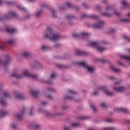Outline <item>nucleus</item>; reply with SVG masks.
Segmentation results:
<instances>
[{"instance_id":"obj_41","label":"nucleus","mask_w":130,"mask_h":130,"mask_svg":"<svg viewBox=\"0 0 130 130\" xmlns=\"http://www.w3.org/2000/svg\"><path fill=\"white\" fill-rule=\"evenodd\" d=\"M67 99H69L70 100H73V98L71 97V96H67Z\"/></svg>"},{"instance_id":"obj_7","label":"nucleus","mask_w":130,"mask_h":130,"mask_svg":"<svg viewBox=\"0 0 130 130\" xmlns=\"http://www.w3.org/2000/svg\"><path fill=\"white\" fill-rule=\"evenodd\" d=\"M104 25V22L103 21H99L98 24L94 23L93 24V27L94 28H101Z\"/></svg>"},{"instance_id":"obj_10","label":"nucleus","mask_w":130,"mask_h":130,"mask_svg":"<svg viewBox=\"0 0 130 130\" xmlns=\"http://www.w3.org/2000/svg\"><path fill=\"white\" fill-rule=\"evenodd\" d=\"M6 31L8 33H14V32H17V29L16 28H7Z\"/></svg>"},{"instance_id":"obj_26","label":"nucleus","mask_w":130,"mask_h":130,"mask_svg":"<svg viewBox=\"0 0 130 130\" xmlns=\"http://www.w3.org/2000/svg\"><path fill=\"white\" fill-rule=\"evenodd\" d=\"M8 43H9V44H10L11 45H13V44H14V40H9L8 41Z\"/></svg>"},{"instance_id":"obj_11","label":"nucleus","mask_w":130,"mask_h":130,"mask_svg":"<svg viewBox=\"0 0 130 130\" xmlns=\"http://www.w3.org/2000/svg\"><path fill=\"white\" fill-rule=\"evenodd\" d=\"M30 92L35 97H37L38 96V94H39L38 91L37 90L35 91V90H31Z\"/></svg>"},{"instance_id":"obj_44","label":"nucleus","mask_w":130,"mask_h":130,"mask_svg":"<svg viewBox=\"0 0 130 130\" xmlns=\"http://www.w3.org/2000/svg\"><path fill=\"white\" fill-rule=\"evenodd\" d=\"M17 117L18 118H21V115L19 113H18L17 114Z\"/></svg>"},{"instance_id":"obj_55","label":"nucleus","mask_w":130,"mask_h":130,"mask_svg":"<svg viewBox=\"0 0 130 130\" xmlns=\"http://www.w3.org/2000/svg\"><path fill=\"white\" fill-rule=\"evenodd\" d=\"M43 105H45V103H42Z\"/></svg>"},{"instance_id":"obj_29","label":"nucleus","mask_w":130,"mask_h":130,"mask_svg":"<svg viewBox=\"0 0 130 130\" xmlns=\"http://www.w3.org/2000/svg\"><path fill=\"white\" fill-rule=\"evenodd\" d=\"M124 39L126 40V41L129 42L130 41V38L128 37H124Z\"/></svg>"},{"instance_id":"obj_3","label":"nucleus","mask_w":130,"mask_h":130,"mask_svg":"<svg viewBox=\"0 0 130 130\" xmlns=\"http://www.w3.org/2000/svg\"><path fill=\"white\" fill-rule=\"evenodd\" d=\"M12 77H16V78H23V77H29L32 78L33 79H36L37 76L36 75H31L29 73V71L27 70H24L21 75V76L18 75L16 74H13L12 75Z\"/></svg>"},{"instance_id":"obj_4","label":"nucleus","mask_w":130,"mask_h":130,"mask_svg":"<svg viewBox=\"0 0 130 130\" xmlns=\"http://www.w3.org/2000/svg\"><path fill=\"white\" fill-rule=\"evenodd\" d=\"M78 64H79V66H81V67H83V68H86L89 73H93L95 72V69L94 67L92 66H88V63L86 61L80 62Z\"/></svg>"},{"instance_id":"obj_19","label":"nucleus","mask_w":130,"mask_h":130,"mask_svg":"<svg viewBox=\"0 0 130 130\" xmlns=\"http://www.w3.org/2000/svg\"><path fill=\"white\" fill-rule=\"evenodd\" d=\"M23 55L24 56H25V57H29V56H30L31 54H30V53H29V52H25L23 53Z\"/></svg>"},{"instance_id":"obj_39","label":"nucleus","mask_w":130,"mask_h":130,"mask_svg":"<svg viewBox=\"0 0 130 130\" xmlns=\"http://www.w3.org/2000/svg\"><path fill=\"white\" fill-rule=\"evenodd\" d=\"M19 10H23V11H26V9H25L24 7H22L20 8H19Z\"/></svg>"},{"instance_id":"obj_20","label":"nucleus","mask_w":130,"mask_h":130,"mask_svg":"<svg viewBox=\"0 0 130 130\" xmlns=\"http://www.w3.org/2000/svg\"><path fill=\"white\" fill-rule=\"evenodd\" d=\"M69 93L71 94V95H75V94H77V92L76 91L73 90L72 89H70L68 90Z\"/></svg>"},{"instance_id":"obj_30","label":"nucleus","mask_w":130,"mask_h":130,"mask_svg":"<svg viewBox=\"0 0 130 130\" xmlns=\"http://www.w3.org/2000/svg\"><path fill=\"white\" fill-rule=\"evenodd\" d=\"M90 107H91V108H92V109L93 110V111H94V112H96V108H95V107L93 105H90Z\"/></svg>"},{"instance_id":"obj_8","label":"nucleus","mask_w":130,"mask_h":130,"mask_svg":"<svg viewBox=\"0 0 130 130\" xmlns=\"http://www.w3.org/2000/svg\"><path fill=\"white\" fill-rule=\"evenodd\" d=\"M121 3L122 4V5H123V6H124L125 9H127V8H129L130 7L129 5H128V3H127V2H126V1H122Z\"/></svg>"},{"instance_id":"obj_47","label":"nucleus","mask_w":130,"mask_h":130,"mask_svg":"<svg viewBox=\"0 0 130 130\" xmlns=\"http://www.w3.org/2000/svg\"><path fill=\"white\" fill-rule=\"evenodd\" d=\"M64 130H69V129H70V127H64Z\"/></svg>"},{"instance_id":"obj_25","label":"nucleus","mask_w":130,"mask_h":130,"mask_svg":"<svg viewBox=\"0 0 130 130\" xmlns=\"http://www.w3.org/2000/svg\"><path fill=\"white\" fill-rule=\"evenodd\" d=\"M35 128H36V129H40L41 128V126L39 124H37L34 126Z\"/></svg>"},{"instance_id":"obj_49","label":"nucleus","mask_w":130,"mask_h":130,"mask_svg":"<svg viewBox=\"0 0 130 130\" xmlns=\"http://www.w3.org/2000/svg\"><path fill=\"white\" fill-rule=\"evenodd\" d=\"M32 112H33V110H30V113H29V114L30 115H32Z\"/></svg>"},{"instance_id":"obj_31","label":"nucleus","mask_w":130,"mask_h":130,"mask_svg":"<svg viewBox=\"0 0 130 130\" xmlns=\"http://www.w3.org/2000/svg\"><path fill=\"white\" fill-rule=\"evenodd\" d=\"M103 16H106V17H110V14L108 13H103Z\"/></svg>"},{"instance_id":"obj_46","label":"nucleus","mask_w":130,"mask_h":130,"mask_svg":"<svg viewBox=\"0 0 130 130\" xmlns=\"http://www.w3.org/2000/svg\"><path fill=\"white\" fill-rule=\"evenodd\" d=\"M115 29H112L111 30L110 33H113V32H115Z\"/></svg>"},{"instance_id":"obj_54","label":"nucleus","mask_w":130,"mask_h":130,"mask_svg":"<svg viewBox=\"0 0 130 130\" xmlns=\"http://www.w3.org/2000/svg\"><path fill=\"white\" fill-rule=\"evenodd\" d=\"M127 16H128L129 17H130V13H128V14H127Z\"/></svg>"},{"instance_id":"obj_50","label":"nucleus","mask_w":130,"mask_h":130,"mask_svg":"<svg viewBox=\"0 0 130 130\" xmlns=\"http://www.w3.org/2000/svg\"><path fill=\"white\" fill-rule=\"evenodd\" d=\"M29 2H31L32 3H34V2H36V0H28Z\"/></svg>"},{"instance_id":"obj_17","label":"nucleus","mask_w":130,"mask_h":130,"mask_svg":"<svg viewBox=\"0 0 130 130\" xmlns=\"http://www.w3.org/2000/svg\"><path fill=\"white\" fill-rule=\"evenodd\" d=\"M121 22H125V23H128L130 22L129 19H121L120 20Z\"/></svg>"},{"instance_id":"obj_40","label":"nucleus","mask_w":130,"mask_h":130,"mask_svg":"<svg viewBox=\"0 0 130 130\" xmlns=\"http://www.w3.org/2000/svg\"><path fill=\"white\" fill-rule=\"evenodd\" d=\"M111 9H112V8H111V7H108L107 8V11H110V10H111Z\"/></svg>"},{"instance_id":"obj_51","label":"nucleus","mask_w":130,"mask_h":130,"mask_svg":"<svg viewBox=\"0 0 130 130\" xmlns=\"http://www.w3.org/2000/svg\"><path fill=\"white\" fill-rule=\"evenodd\" d=\"M49 91H53V89L50 88L48 89Z\"/></svg>"},{"instance_id":"obj_35","label":"nucleus","mask_w":130,"mask_h":130,"mask_svg":"<svg viewBox=\"0 0 130 130\" xmlns=\"http://www.w3.org/2000/svg\"><path fill=\"white\" fill-rule=\"evenodd\" d=\"M56 75L54 74H52V75L51 76V78L52 79H54V78H56Z\"/></svg>"},{"instance_id":"obj_56","label":"nucleus","mask_w":130,"mask_h":130,"mask_svg":"<svg viewBox=\"0 0 130 130\" xmlns=\"http://www.w3.org/2000/svg\"><path fill=\"white\" fill-rule=\"evenodd\" d=\"M111 79H114V77H111Z\"/></svg>"},{"instance_id":"obj_27","label":"nucleus","mask_w":130,"mask_h":130,"mask_svg":"<svg viewBox=\"0 0 130 130\" xmlns=\"http://www.w3.org/2000/svg\"><path fill=\"white\" fill-rule=\"evenodd\" d=\"M5 114H6V113H5V112H4L3 111H0V117L4 116V115H5Z\"/></svg>"},{"instance_id":"obj_57","label":"nucleus","mask_w":130,"mask_h":130,"mask_svg":"<svg viewBox=\"0 0 130 130\" xmlns=\"http://www.w3.org/2000/svg\"><path fill=\"white\" fill-rule=\"evenodd\" d=\"M64 108V109H66V108Z\"/></svg>"},{"instance_id":"obj_45","label":"nucleus","mask_w":130,"mask_h":130,"mask_svg":"<svg viewBox=\"0 0 130 130\" xmlns=\"http://www.w3.org/2000/svg\"><path fill=\"white\" fill-rule=\"evenodd\" d=\"M67 19H72V17L71 16H67Z\"/></svg>"},{"instance_id":"obj_48","label":"nucleus","mask_w":130,"mask_h":130,"mask_svg":"<svg viewBox=\"0 0 130 130\" xmlns=\"http://www.w3.org/2000/svg\"><path fill=\"white\" fill-rule=\"evenodd\" d=\"M12 127H13V128H16V127H17V125L14 124L12 125Z\"/></svg>"},{"instance_id":"obj_58","label":"nucleus","mask_w":130,"mask_h":130,"mask_svg":"<svg viewBox=\"0 0 130 130\" xmlns=\"http://www.w3.org/2000/svg\"><path fill=\"white\" fill-rule=\"evenodd\" d=\"M83 17H85V16H84Z\"/></svg>"},{"instance_id":"obj_22","label":"nucleus","mask_w":130,"mask_h":130,"mask_svg":"<svg viewBox=\"0 0 130 130\" xmlns=\"http://www.w3.org/2000/svg\"><path fill=\"white\" fill-rule=\"evenodd\" d=\"M115 128L112 127H105L103 130H115Z\"/></svg>"},{"instance_id":"obj_18","label":"nucleus","mask_w":130,"mask_h":130,"mask_svg":"<svg viewBox=\"0 0 130 130\" xmlns=\"http://www.w3.org/2000/svg\"><path fill=\"white\" fill-rule=\"evenodd\" d=\"M42 15V11L41 10L38 11L37 13L36 14V17H40Z\"/></svg>"},{"instance_id":"obj_24","label":"nucleus","mask_w":130,"mask_h":130,"mask_svg":"<svg viewBox=\"0 0 130 130\" xmlns=\"http://www.w3.org/2000/svg\"><path fill=\"white\" fill-rule=\"evenodd\" d=\"M42 49H43V50H47V49H48V47H47L46 45H43L42 47Z\"/></svg>"},{"instance_id":"obj_28","label":"nucleus","mask_w":130,"mask_h":130,"mask_svg":"<svg viewBox=\"0 0 130 130\" xmlns=\"http://www.w3.org/2000/svg\"><path fill=\"white\" fill-rule=\"evenodd\" d=\"M11 17L14 18V17H17V14L15 12H11Z\"/></svg>"},{"instance_id":"obj_52","label":"nucleus","mask_w":130,"mask_h":130,"mask_svg":"<svg viewBox=\"0 0 130 130\" xmlns=\"http://www.w3.org/2000/svg\"><path fill=\"white\" fill-rule=\"evenodd\" d=\"M10 61L8 60V61H7L6 62H5V64H8V63Z\"/></svg>"},{"instance_id":"obj_5","label":"nucleus","mask_w":130,"mask_h":130,"mask_svg":"<svg viewBox=\"0 0 130 130\" xmlns=\"http://www.w3.org/2000/svg\"><path fill=\"white\" fill-rule=\"evenodd\" d=\"M90 46L92 47H96L98 51H100V52H102V51H104L105 49H106V48L102 47L98 42H92L90 43Z\"/></svg>"},{"instance_id":"obj_16","label":"nucleus","mask_w":130,"mask_h":130,"mask_svg":"<svg viewBox=\"0 0 130 130\" xmlns=\"http://www.w3.org/2000/svg\"><path fill=\"white\" fill-rule=\"evenodd\" d=\"M76 54L77 55H82V54H84V53L80 50H77L76 51Z\"/></svg>"},{"instance_id":"obj_6","label":"nucleus","mask_w":130,"mask_h":130,"mask_svg":"<svg viewBox=\"0 0 130 130\" xmlns=\"http://www.w3.org/2000/svg\"><path fill=\"white\" fill-rule=\"evenodd\" d=\"M119 83V82H115V83L114 84L113 89L116 92H123V91H124V90H125V88L124 86L120 87L119 88L115 87H116V86H117V84H118Z\"/></svg>"},{"instance_id":"obj_32","label":"nucleus","mask_w":130,"mask_h":130,"mask_svg":"<svg viewBox=\"0 0 130 130\" xmlns=\"http://www.w3.org/2000/svg\"><path fill=\"white\" fill-rule=\"evenodd\" d=\"M36 65L37 66V67H41V64L40 63V62H38V61H37L36 62Z\"/></svg>"},{"instance_id":"obj_36","label":"nucleus","mask_w":130,"mask_h":130,"mask_svg":"<svg viewBox=\"0 0 130 130\" xmlns=\"http://www.w3.org/2000/svg\"><path fill=\"white\" fill-rule=\"evenodd\" d=\"M4 97H8L9 96V93L7 92H4Z\"/></svg>"},{"instance_id":"obj_43","label":"nucleus","mask_w":130,"mask_h":130,"mask_svg":"<svg viewBox=\"0 0 130 130\" xmlns=\"http://www.w3.org/2000/svg\"><path fill=\"white\" fill-rule=\"evenodd\" d=\"M48 98H49L50 99H52V98H53V96L51 95H48Z\"/></svg>"},{"instance_id":"obj_23","label":"nucleus","mask_w":130,"mask_h":130,"mask_svg":"<svg viewBox=\"0 0 130 130\" xmlns=\"http://www.w3.org/2000/svg\"><path fill=\"white\" fill-rule=\"evenodd\" d=\"M72 126L73 127H77L80 125V124L77 123H74L72 124Z\"/></svg>"},{"instance_id":"obj_14","label":"nucleus","mask_w":130,"mask_h":130,"mask_svg":"<svg viewBox=\"0 0 130 130\" xmlns=\"http://www.w3.org/2000/svg\"><path fill=\"white\" fill-rule=\"evenodd\" d=\"M0 104L1 105H6V104H7V102H6V101H5V100L3 98H1Z\"/></svg>"},{"instance_id":"obj_9","label":"nucleus","mask_w":130,"mask_h":130,"mask_svg":"<svg viewBox=\"0 0 130 130\" xmlns=\"http://www.w3.org/2000/svg\"><path fill=\"white\" fill-rule=\"evenodd\" d=\"M114 111H116V112H118V111H126V110L125 108H116L114 109Z\"/></svg>"},{"instance_id":"obj_53","label":"nucleus","mask_w":130,"mask_h":130,"mask_svg":"<svg viewBox=\"0 0 130 130\" xmlns=\"http://www.w3.org/2000/svg\"><path fill=\"white\" fill-rule=\"evenodd\" d=\"M46 114L47 115H48V114H49V113H48V112H46Z\"/></svg>"},{"instance_id":"obj_21","label":"nucleus","mask_w":130,"mask_h":130,"mask_svg":"<svg viewBox=\"0 0 130 130\" xmlns=\"http://www.w3.org/2000/svg\"><path fill=\"white\" fill-rule=\"evenodd\" d=\"M16 98L17 99H23V95L18 94L16 95Z\"/></svg>"},{"instance_id":"obj_1","label":"nucleus","mask_w":130,"mask_h":130,"mask_svg":"<svg viewBox=\"0 0 130 130\" xmlns=\"http://www.w3.org/2000/svg\"><path fill=\"white\" fill-rule=\"evenodd\" d=\"M48 33L45 35L46 38H48L52 41H56L59 39V36L58 35L54 34L53 29L51 28L47 29Z\"/></svg>"},{"instance_id":"obj_34","label":"nucleus","mask_w":130,"mask_h":130,"mask_svg":"<svg viewBox=\"0 0 130 130\" xmlns=\"http://www.w3.org/2000/svg\"><path fill=\"white\" fill-rule=\"evenodd\" d=\"M67 5L68 7H69V8H72V7H73V5H72V4H71L70 3H67Z\"/></svg>"},{"instance_id":"obj_37","label":"nucleus","mask_w":130,"mask_h":130,"mask_svg":"<svg viewBox=\"0 0 130 130\" xmlns=\"http://www.w3.org/2000/svg\"><path fill=\"white\" fill-rule=\"evenodd\" d=\"M91 18H92V19H97V16L93 15L91 16Z\"/></svg>"},{"instance_id":"obj_2","label":"nucleus","mask_w":130,"mask_h":130,"mask_svg":"<svg viewBox=\"0 0 130 130\" xmlns=\"http://www.w3.org/2000/svg\"><path fill=\"white\" fill-rule=\"evenodd\" d=\"M99 91H103L107 96H112L114 95L113 92L108 91V87L107 86H101L97 88V91L93 92L95 96H97L99 93Z\"/></svg>"},{"instance_id":"obj_38","label":"nucleus","mask_w":130,"mask_h":130,"mask_svg":"<svg viewBox=\"0 0 130 130\" xmlns=\"http://www.w3.org/2000/svg\"><path fill=\"white\" fill-rule=\"evenodd\" d=\"M114 14H115V15H116V16H119L120 13H118V12H117L116 11H115L114 12Z\"/></svg>"},{"instance_id":"obj_42","label":"nucleus","mask_w":130,"mask_h":130,"mask_svg":"<svg viewBox=\"0 0 130 130\" xmlns=\"http://www.w3.org/2000/svg\"><path fill=\"white\" fill-rule=\"evenodd\" d=\"M5 48V46H3V45H0V49H4Z\"/></svg>"},{"instance_id":"obj_13","label":"nucleus","mask_w":130,"mask_h":130,"mask_svg":"<svg viewBox=\"0 0 130 130\" xmlns=\"http://www.w3.org/2000/svg\"><path fill=\"white\" fill-rule=\"evenodd\" d=\"M89 35H90V34L88 32H82L81 34V37L82 38H87Z\"/></svg>"},{"instance_id":"obj_33","label":"nucleus","mask_w":130,"mask_h":130,"mask_svg":"<svg viewBox=\"0 0 130 130\" xmlns=\"http://www.w3.org/2000/svg\"><path fill=\"white\" fill-rule=\"evenodd\" d=\"M102 106H103V107H104V108L107 107V105L105 103H102L101 104Z\"/></svg>"},{"instance_id":"obj_15","label":"nucleus","mask_w":130,"mask_h":130,"mask_svg":"<svg viewBox=\"0 0 130 130\" xmlns=\"http://www.w3.org/2000/svg\"><path fill=\"white\" fill-rule=\"evenodd\" d=\"M127 51H128L130 53V49H127ZM122 57H123V58H124V59H126V60H130V57L122 56Z\"/></svg>"},{"instance_id":"obj_12","label":"nucleus","mask_w":130,"mask_h":130,"mask_svg":"<svg viewBox=\"0 0 130 130\" xmlns=\"http://www.w3.org/2000/svg\"><path fill=\"white\" fill-rule=\"evenodd\" d=\"M111 69H112V71H114V72H115V73H121V71H120V70L116 69L113 66L111 67Z\"/></svg>"}]
</instances>
